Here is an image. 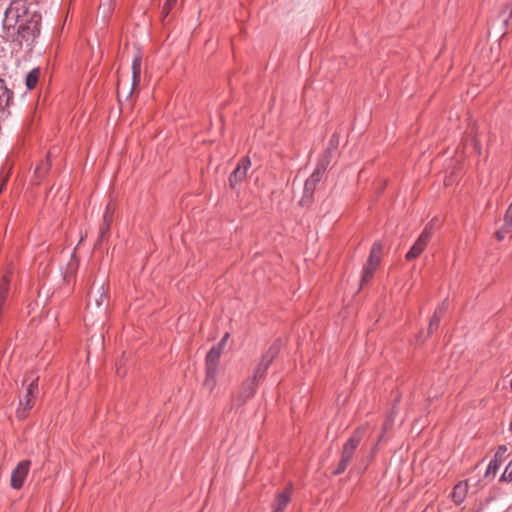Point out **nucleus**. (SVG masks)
<instances>
[{
    "instance_id": "18",
    "label": "nucleus",
    "mask_w": 512,
    "mask_h": 512,
    "mask_svg": "<svg viewBox=\"0 0 512 512\" xmlns=\"http://www.w3.org/2000/svg\"><path fill=\"white\" fill-rule=\"evenodd\" d=\"M176 4L177 0H165V2L162 4L160 12L163 20L170 14V12L172 11V9H174Z\"/></svg>"
},
{
    "instance_id": "9",
    "label": "nucleus",
    "mask_w": 512,
    "mask_h": 512,
    "mask_svg": "<svg viewBox=\"0 0 512 512\" xmlns=\"http://www.w3.org/2000/svg\"><path fill=\"white\" fill-rule=\"evenodd\" d=\"M325 164L321 163L318 165V167L316 168V170L313 172V174L310 176V178L306 181L305 183V195L302 199V202L304 201L305 198H309L314 189H315V186L316 184L321 180L322 178V173L323 171L325 170Z\"/></svg>"
},
{
    "instance_id": "16",
    "label": "nucleus",
    "mask_w": 512,
    "mask_h": 512,
    "mask_svg": "<svg viewBox=\"0 0 512 512\" xmlns=\"http://www.w3.org/2000/svg\"><path fill=\"white\" fill-rule=\"evenodd\" d=\"M39 76H40L39 68H35L28 73L25 83H26V87L29 90H32L35 88V86L37 85V82L39 80Z\"/></svg>"
},
{
    "instance_id": "3",
    "label": "nucleus",
    "mask_w": 512,
    "mask_h": 512,
    "mask_svg": "<svg viewBox=\"0 0 512 512\" xmlns=\"http://www.w3.org/2000/svg\"><path fill=\"white\" fill-rule=\"evenodd\" d=\"M220 347H212L206 356V379L205 386L212 391L216 386V376L221 356Z\"/></svg>"
},
{
    "instance_id": "4",
    "label": "nucleus",
    "mask_w": 512,
    "mask_h": 512,
    "mask_svg": "<svg viewBox=\"0 0 512 512\" xmlns=\"http://www.w3.org/2000/svg\"><path fill=\"white\" fill-rule=\"evenodd\" d=\"M383 245L381 242H375L371 248L369 258L367 260L366 265L363 268V274L361 278V285L366 284L373 277L374 272L378 268L381 255H382Z\"/></svg>"
},
{
    "instance_id": "26",
    "label": "nucleus",
    "mask_w": 512,
    "mask_h": 512,
    "mask_svg": "<svg viewBox=\"0 0 512 512\" xmlns=\"http://www.w3.org/2000/svg\"><path fill=\"white\" fill-rule=\"evenodd\" d=\"M510 230H507L506 228H504V226L502 227L501 230L497 231L496 232V237L498 238V240H503L504 237H505V233L509 232Z\"/></svg>"
},
{
    "instance_id": "22",
    "label": "nucleus",
    "mask_w": 512,
    "mask_h": 512,
    "mask_svg": "<svg viewBox=\"0 0 512 512\" xmlns=\"http://www.w3.org/2000/svg\"><path fill=\"white\" fill-rule=\"evenodd\" d=\"M442 312V308H440L438 311L435 312L434 316L432 317V319L430 320V323H429V334L432 333L434 327L438 326L439 324V321H440V316L439 314Z\"/></svg>"
},
{
    "instance_id": "27",
    "label": "nucleus",
    "mask_w": 512,
    "mask_h": 512,
    "mask_svg": "<svg viewBox=\"0 0 512 512\" xmlns=\"http://www.w3.org/2000/svg\"><path fill=\"white\" fill-rule=\"evenodd\" d=\"M228 337H229V334H228V333H226V334L224 335V337L222 338V340L220 341V343H219L216 347H220V348H221V350H222V349H223V347H224V345H225V343H226V341H227V339H228Z\"/></svg>"
},
{
    "instance_id": "20",
    "label": "nucleus",
    "mask_w": 512,
    "mask_h": 512,
    "mask_svg": "<svg viewBox=\"0 0 512 512\" xmlns=\"http://www.w3.org/2000/svg\"><path fill=\"white\" fill-rule=\"evenodd\" d=\"M501 480L512 484V460L506 466L505 471L501 476Z\"/></svg>"
},
{
    "instance_id": "12",
    "label": "nucleus",
    "mask_w": 512,
    "mask_h": 512,
    "mask_svg": "<svg viewBox=\"0 0 512 512\" xmlns=\"http://www.w3.org/2000/svg\"><path fill=\"white\" fill-rule=\"evenodd\" d=\"M141 62L142 57L139 53H137L132 61V87L135 88L140 83V73H141Z\"/></svg>"
},
{
    "instance_id": "2",
    "label": "nucleus",
    "mask_w": 512,
    "mask_h": 512,
    "mask_svg": "<svg viewBox=\"0 0 512 512\" xmlns=\"http://www.w3.org/2000/svg\"><path fill=\"white\" fill-rule=\"evenodd\" d=\"M364 428L357 429L353 435L347 440V442L343 446L341 459L337 469L334 471L335 474H340L346 470L348 467L355 450L357 449L359 443L361 442L364 435Z\"/></svg>"
},
{
    "instance_id": "28",
    "label": "nucleus",
    "mask_w": 512,
    "mask_h": 512,
    "mask_svg": "<svg viewBox=\"0 0 512 512\" xmlns=\"http://www.w3.org/2000/svg\"><path fill=\"white\" fill-rule=\"evenodd\" d=\"M510 387H511V389H512V380L510 381Z\"/></svg>"
},
{
    "instance_id": "1",
    "label": "nucleus",
    "mask_w": 512,
    "mask_h": 512,
    "mask_svg": "<svg viewBox=\"0 0 512 512\" xmlns=\"http://www.w3.org/2000/svg\"><path fill=\"white\" fill-rule=\"evenodd\" d=\"M3 27L7 30L17 28L16 32H40L41 15L38 13L29 15L26 3L15 0L5 11Z\"/></svg>"
},
{
    "instance_id": "24",
    "label": "nucleus",
    "mask_w": 512,
    "mask_h": 512,
    "mask_svg": "<svg viewBox=\"0 0 512 512\" xmlns=\"http://www.w3.org/2000/svg\"><path fill=\"white\" fill-rule=\"evenodd\" d=\"M507 452V448L505 446H500L497 450V452L494 455V458L503 461V458L505 457Z\"/></svg>"
},
{
    "instance_id": "8",
    "label": "nucleus",
    "mask_w": 512,
    "mask_h": 512,
    "mask_svg": "<svg viewBox=\"0 0 512 512\" xmlns=\"http://www.w3.org/2000/svg\"><path fill=\"white\" fill-rule=\"evenodd\" d=\"M432 236V232L429 228H425V230L421 233V235L418 237L414 245L411 247V249L406 254V259L408 261H411L413 259H416L426 248L428 242L430 241Z\"/></svg>"
},
{
    "instance_id": "19",
    "label": "nucleus",
    "mask_w": 512,
    "mask_h": 512,
    "mask_svg": "<svg viewBox=\"0 0 512 512\" xmlns=\"http://www.w3.org/2000/svg\"><path fill=\"white\" fill-rule=\"evenodd\" d=\"M266 370H264L263 359L259 362L258 366L255 368L252 378L249 380H254L257 383V380L262 378L265 374Z\"/></svg>"
},
{
    "instance_id": "13",
    "label": "nucleus",
    "mask_w": 512,
    "mask_h": 512,
    "mask_svg": "<svg viewBox=\"0 0 512 512\" xmlns=\"http://www.w3.org/2000/svg\"><path fill=\"white\" fill-rule=\"evenodd\" d=\"M467 491L468 484L466 482H459L457 485H455L452 492L453 501L456 504H461L466 497Z\"/></svg>"
},
{
    "instance_id": "5",
    "label": "nucleus",
    "mask_w": 512,
    "mask_h": 512,
    "mask_svg": "<svg viewBox=\"0 0 512 512\" xmlns=\"http://www.w3.org/2000/svg\"><path fill=\"white\" fill-rule=\"evenodd\" d=\"M38 393V377L31 379L27 387L26 395L24 396V400L20 401L19 408L17 410V414L20 418H25L27 412L33 407L34 399Z\"/></svg>"
},
{
    "instance_id": "14",
    "label": "nucleus",
    "mask_w": 512,
    "mask_h": 512,
    "mask_svg": "<svg viewBox=\"0 0 512 512\" xmlns=\"http://www.w3.org/2000/svg\"><path fill=\"white\" fill-rule=\"evenodd\" d=\"M280 340L275 341L272 346L268 349L266 354L263 355L264 370H267L273 359L277 356L280 350Z\"/></svg>"
},
{
    "instance_id": "17",
    "label": "nucleus",
    "mask_w": 512,
    "mask_h": 512,
    "mask_svg": "<svg viewBox=\"0 0 512 512\" xmlns=\"http://www.w3.org/2000/svg\"><path fill=\"white\" fill-rule=\"evenodd\" d=\"M501 464H502V461H500L496 458H493L487 467L485 476L486 477H494L497 474Z\"/></svg>"
},
{
    "instance_id": "11",
    "label": "nucleus",
    "mask_w": 512,
    "mask_h": 512,
    "mask_svg": "<svg viewBox=\"0 0 512 512\" xmlns=\"http://www.w3.org/2000/svg\"><path fill=\"white\" fill-rule=\"evenodd\" d=\"M250 160L245 158L241 161V163L234 170L232 175L230 176V185L231 187H235L236 184L241 182L247 175V171L250 168Z\"/></svg>"
},
{
    "instance_id": "10",
    "label": "nucleus",
    "mask_w": 512,
    "mask_h": 512,
    "mask_svg": "<svg viewBox=\"0 0 512 512\" xmlns=\"http://www.w3.org/2000/svg\"><path fill=\"white\" fill-rule=\"evenodd\" d=\"M292 486H288L284 491L278 493L272 504V512H284L291 500Z\"/></svg>"
},
{
    "instance_id": "7",
    "label": "nucleus",
    "mask_w": 512,
    "mask_h": 512,
    "mask_svg": "<svg viewBox=\"0 0 512 512\" xmlns=\"http://www.w3.org/2000/svg\"><path fill=\"white\" fill-rule=\"evenodd\" d=\"M257 388V383L254 380H246L238 392V394L233 398V405L236 407L243 406L249 399H251Z\"/></svg>"
},
{
    "instance_id": "23",
    "label": "nucleus",
    "mask_w": 512,
    "mask_h": 512,
    "mask_svg": "<svg viewBox=\"0 0 512 512\" xmlns=\"http://www.w3.org/2000/svg\"><path fill=\"white\" fill-rule=\"evenodd\" d=\"M112 213H113V208L112 206L109 204L106 208V211H105V214H104V217H103V220H104V225H106V229L109 227V223L111 222L112 220Z\"/></svg>"
},
{
    "instance_id": "15",
    "label": "nucleus",
    "mask_w": 512,
    "mask_h": 512,
    "mask_svg": "<svg viewBox=\"0 0 512 512\" xmlns=\"http://www.w3.org/2000/svg\"><path fill=\"white\" fill-rule=\"evenodd\" d=\"M11 93L6 85L0 80V111H3L10 103Z\"/></svg>"
},
{
    "instance_id": "6",
    "label": "nucleus",
    "mask_w": 512,
    "mask_h": 512,
    "mask_svg": "<svg viewBox=\"0 0 512 512\" xmlns=\"http://www.w3.org/2000/svg\"><path fill=\"white\" fill-rule=\"evenodd\" d=\"M31 462L23 460L17 464L11 474L10 484L13 489H20L29 473Z\"/></svg>"
},
{
    "instance_id": "25",
    "label": "nucleus",
    "mask_w": 512,
    "mask_h": 512,
    "mask_svg": "<svg viewBox=\"0 0 512 512\" xmlns=\"http://www.w3.org/2000/svg\"><path fill=\"white\" fill-rule=\"evenodd\" d=\"M107 300V294L104 290V287H102V291L100 292L99 298L96 299V305L100 307L103 305Z\"/></svg>"
},
{
    "instance_id": "29",
    "label": "nucleus",
    "mask_w": 512,
    "mask_h": 512,
    "mask_svg": "<svg viewBox=\"0 0 512 512\" xmlns=\"http://www.w3.org/2000/svg\"><path fill=\"white\" fill-rule=\"evenodd\" d=\"M511 429H512V425H511Z\"/></svg>"
},
{
    "instance_id": "21",
    "label": "nucleus",
    "mask_w": 512,
    "mask_h": 512,
    "mask_svg": "<svg viewBox=\"0 0 512 512\" xmlns=\"http://www.w3.org/2000/svg\"><path fill=\"white\" fill-rule=\"evenodd\" d=\"M504 228L507 230L512 229V203L510 204L504 218Z\"/></svg>"
}]
</instances>
